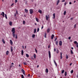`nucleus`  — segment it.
Wrapping results in <instances>:
<instances>
[{
	"label": "nucleus",
	"mask_w": 78,
	"mask_h": 78,
	"mask_svg": "<svg viewBox=\"0 0 78 78\" xmlns=\"http://www.w3.org/2000/svg\"><path fill=\"white\" fill-rule=\"evenodd\" d=\"M11 32L12 33V34L13 36V37L14 38L15 36H16V35L15 34V33H16L15 28L14 27L12 29Z\"/></svg>",
	"instance_id": "obj_1"
},
{
	"label": "nucleus",
	"mask_w": 78,
	"mask_h": 78,
	"mask_svg": "<svg viewBox=\"0 0 78 78\" xmlns=\"http://www.w3.org/2000/svg\"><path fill=\"white\" fill-rule=\"evenodd\" d=\"M48 54H49V58L50 59L51 58V52H50V51H48Z\"/></svg>",
	"instance_id": "obj_2"
},
{
	"label": "nucleus",
	"mask_w": 78,
	"mask_h": 78,
	"mask_svg": "<svg viewBox=\"0 0 78 78\" xmlns=\"http://www.w3.org/2000/svg\"><path fill=\"white\" fill-rule=\"evenodd\" d=\"M30 14H33V9H30Z\"/></svg>",
	"instance_id": "obj_3"
},
{
	"label": "nucleus",
	"mask_w": 78,
	"mask_h": 78,
	"mask_svg": "<svg viewBox=\"0 0 78 78\" xmlns=\"http://www.w3.org/2000/svg\"><path fill=\"white\" fill-rule=\"evenodd\" d=\"M62 41H59V45L60 46H61L62 45Z\"/></svg>",
	"instance_id": "obj_4"
},
{
	"label": "nucleus",
	"mask_w": 78,
	"mask_h": 78,
	"mask_svg": "<svg viewBox=\"0 0 78 78\" xmlns=\"http://www.w3.org/2000/svg\"><path fill=\"white\" fill-rule=\"evenodd\" d=\"M2 13L1 14V16H2H2L4 17H5V13L4 12H2Z\"/></svg>",
	"instance_id": "obj_5"
},
{
	"label": "nucleus",
	"mask_w": 78,
	"mask_h": 78,
	"mask_svg": "<svg viewBox=\"0 0 78 78\" xmlns=\"http://www.w3.org/2000/svg\"><path fill=\"white\" fill-rule=\"evenodd\" d=\"M21 71H22V72L23 73V75H25V71H24V70L23 69H22Z\"/></svg>",
	"instance_id": "obj_6"
},
{
	"label": "nucleus",
	"mask_w": 78,
	"mask_h": 78,
	"mask_svg": "<svg viewBox=\"0 0 78 78\" xmlns=\"http://www.w3.org/2000/svg\"><path fill=\"white\" fill-rule=\"evenodd\" d=\"M13 48H12V47L11 46V49H10V50L12 52L13 51V50L12 49Z\"/></svg>",
	"instance_id": "obj_7"
},
{
	"label": "nucleus",
	"mask_w": 78,
	"mask_h": 78,
	"mask_svg": "<svg viewBox=\"0 0 78 78\" xmlns=\"http://www.w3.org/2000/svg\"><path fill=\"white\" fill-rule=\"evenodd\" d=\"M55 36V35H54V34H52L51 36V39H53L54 37Z\"/></svg>",
	"instance_id": "obj_8"
},
{
	"label": "nucleus",
	"mask_w": 78,
	"mask_h": 78,
	"mask_svg": "<svg viewBox=\"0 0 78 78\" xmlns=\"http://www.w3.org/2000/svg\"><path fill=\"white\" fill-rule=\"evenodd\" d=\"M28 10L27 9H25V12L26 13H27V12H28Z\"/></svg>",
	"instance_id": "obj_9"
},
{
	"label": "nucleus",
	"mask_w": 78,
	"mask_h": 78,
	"mask_svg": "<svg viewBox=\"0 0 78 78\" xmlns=\"http://www.w3.org/2000/svg\"><path fill=\"white\" fill-rule=\"evenodd\" d=\"M35 20L37 22H39V19H38L37 18H35Z\"/></svg>",
	"instance_id": "obj_10"
},
{
	"label": "nucleus",
	"mask_w": 78,
	"mask_h": 78,
	"mask_svg": "<svg viewBox=\"0 0 78 78\" xmlns=\"http://www.w3.org/2000/svg\"><path fill=\"white\" fill-rule=\"evenodd\" d=\"M9 54V51H7L6 52V55H8Z\"/></svg>",
	"instance_id": "obj_11"
},
{
	"label": "nucleus",
	"mask_w": 78,
	"mask_h": 78,
	"mask_svg": "<svg viewBox=\"0 0 78 78\" xmlns=\"http://www.w3.org/2000/svg\"><path fill=\"white\" fill-rule=\"evenodd\" d=\"M10 43L11 45H12L13 42H12V41L11 40H10Z\"/></svg>",
	"instance_id": "obj_12"
},
{
	"label": "nucleus",
	"mask_w": 78,
	"mask_h": 78,
	"mask_svg": "<svg viewBox=\"0 0 78 78\" xmlns=\"http://www.w3.org/2000/svg\"><path fill=\"white\" fill-rule=\"evenodd\" d=\"M46 20H48V16H47V15H46Z\"/></svg>",
	"instance_id": "obj_13"
},
{
	"label": "nucleus",
	"mask_w": 78,
	"mask_h": 78,
	"mask_svg": "<svg viewBox=\"0 0 78 78\" xmlns=\"http://www.w3.org/2000/svg\"><path fill=\"white\" fill-rule=\"evenodd\" d=\"M2 42H3V44H5V40H4V39H2Z\"/></svg>",
	"instance_id": "obj_14"
},
{
	"label": "nucleus",
	"mask_w": 78,
	"mask_h": 78,
	"mask_svg": "<svg viewBox=\"0 0 78 78\" xmlns=\"http://www.w3.org/2000/svg\"><path fill=\"white\" fill-rule=\"evenodd\" d=\"M12 22L10 21V22H9V25H10V26H12Z\"/></svg>",
	"instance_id": "obj_15"
},
{
	"label": "nucleus",
	"mask_w": 78,
	"mask_h": 78,
	"mask_svg": "<svg viewBox=\"0 0 78 78\" xmlns=\"http://www.w3.org/2000/svg\"><path fill=\"white\" fill-rule=\"evenodd\" d=\"M60 1L59 0H58L57 1V5H58V4H59V3Z\"/></svg>",
	"instance_id": "obj_16"
},
{
	"label": "nucleus",
	"mask_w": 78,
	"mask_h": 78,
	"mask_svg": "<svg viewBox=\"0 0 78 78\" xmlns=\"http://www.w3.org/2000/svg\"><path fill=\"white\" fill-rule=\"evenodd\" d=\"M54 61L56 67H57V64L56 62H55V60H54Z\"/></svg>",
	"instance_id": "obj_17"
},
{
	"label": "nucleus",
	"mask_w": 78,
	"mask_h": 78,
	"mask_svg": "<svg viewBox=\"0 0 78 78\" xmlns=\"http://www.w3.org/2000/svg\"><path fill=\"white\" fill-rule=\"evenodd\" d=\"M46 73H48V69L46 68Z\"/></svg>",
	"instance_id": "obj_18"
},
{
	"label": "nucleus",
	"mask_w": 78,
	"mask_h": 78,
	"mask_svg": "<svg viewBox=\"0 0 78 78\" xmlns=\"http://www.w3.org/2000/svg\"><path fill=\"white\" fill-rule=\"evenodd\" d=\"M58 41H56L55 42V44L56 45H58Z\"/></svg>",
	"instance_id": "obj_19"
},
{
	"label": "nucleus",
	"mask_w": 78,
	"mask_h": 78,
	"mask_svg": "<svg viewBox=\"0 0 78 78\" xmlns=\"http://www.w3.org/2000/svg\"><path fill=\"white\" fill-rule=\"evenodd\" d=\"M34 59H36V54H34Z\"/></svg>",
	"instance_id": "obj_20"
},
{
	"label": "nucleus",
	"mask_w": 78,
	"mask_h": 78,
	"mask_svg": "<svg viewBox=\"0 0 78 78\" xmlns=\"http://www.w3.org/2000/svg\"><path fill=\"white\" fill-rule=\"evenodd\" d=\"M38 12H40V14H41L42 12V11H41V10H39L38 11Z\"/></svg>",
	"instance_id": "obj_21"
},
{
	"label": "nucleus",
	"mask_w": 78,
	"mask_h": 78,
	"mask_svg": "<svg viewBox=\"0 0 78 78\" xmlns=\"http://www.w3.org/2000/svg\"><path fill=\"white\" fill-rule=\"evenodd\" d=\"M50 29L49 28V29H48L47 30V33H49V32H50Z\"/></svg>",
	"instance_id": "obj_22"
},
{
	"label": "nucleus",
	"mask_w": 78,
	"mask_h": 78,
	"mask_svg": "<svg viewBox=\"0 0 78 78\" xmlns=\"http://www.w3.org/2000/svg\"><path fill=\"white\" fill-rule=\"evenodd\" d=\"M70 53H71V54L72 55H73V51H72V50H70Z\"/></svg>",
	"instance_id": "obj_23"
},
{
	"label": "nucleus",
	"mask_w": 78,
	"mask_h": 78,
	"mask_svg": "<svg viewBox=\"0 0 78 78\" xmlns=\"http://www.w3.org/2000/svg\"><path fill=\"white\" fill-rule=\"evenodd\" d=\"M21 55H23V50H21Z\"/></svg>",
	"instance_id": "obj_24"
},
{
	"label": "nucleus",
	"mask_w": 78,
	"mask_h": 78,
	"mask_svg": "<svg viewBox=\"0 0 78 78\" xmlns=\"http://www.w3.org/2000/svg\"><path fill=\"white\" fill-rule=\"evenodd\" d=\"M35 34H33L32 35V37H33V38H34V37H35Z\"/></svg>",
	"instance_id": "obj_25"
},
{
	"label": "nucleus",
	"mask_w": 78,
	"mask_h": 78,
	"mask_svg": "<svg viewBox=\"0 0 78 78\" xmlns=\"http://www.w3.org/2000/svg\"><path fill=\"white\" fill-rule=\"evenodd\" d=\"M36 33V29H34V33L35 34Z\"/></svg>",
	"instance_id": "obj_26"
},
{
	"label": "nucleus",
	"mask_w": 78,
	"mask_h": 78,
	"mask_svg": "<svg viewBox=\"0 0 78 78\" xmlns=\"http://www.w3.org/2000/svg\"><path fill=\"white\" fill-rule=\"evenodd\" d=\"M53 16H54L53 18L55 19V13H54L53 14Z\"/></svg>",
	"instance_id": "obj_27"
},
{
	"label": "nucleus",
	"mask_w": 78,
	"mask_h": 78,
	"mask_svg": "<svg viewBox=\"0 0 78 78\" xmlns=\"http://www.w3.org/2000/svg\"><path fill=\"white\" fill-rule=\"evenodd\" d=\"M74 44H77L78 43H77V42L76 41H75L74 42Z\"/></svg>",
	"instance_id": "obj_28"
},
{
	"label": "nucleus",
	"mask_w": 78,
	"mask_h": 78,
	"mask_svg": "<svg viewBox=\"0 0 78 78\" xmlns=\"http://www.w3.org/2000/svg\"><path fill=\"white\" fill-rule=\"evenodd\" d=\"M23 64H24V65H27V62H25L23 63Z\"/></svg>",
	"instance_id": "obj_29"
},
{
	"label": "nucleus",
	"mask_w": 78,
	"mask_h": 78,
	"mask_svg": "<svg viewBox=\"0 0 78 78\" xmlns=\"http://www.w3.org/2000/svg\"><path fill=\"white\" fill-rule=\"evenodd\" d=\"M5 17L6 18V19H7L8 18H7V16L6 15V14H5Z\"/></svg>",
	"instance_id": "obj_30"
},
{
	"label": "nucleus",
	"mask_w": 78,
	"mask_h": 78,
	"mask_svg": "<svg viewBox=\"0 0 78 78\" xmlns=\"http://www.w3.org/2000/svg\"><path fill=\"white\" fill-rule=\"evenodd\" d=\"M68 55H67V54H66V59H68Z\"/></svg>",
	"instance_id": "obj_31"
},
{
	"label": "nucleus",
	"mask_w": 78,
	"mask_h": 78,
	"mask_svg": "<svg viewBox=\"0 0 78 78\" xmlns=\"http://www.w3.org/2000/svg\"><path fill=\"white\" fill-rule=\"evenodd\" d=\"M60 55H61V59H62V52H60Z\"/></svg>",
	"instance_id": "obj_32"
},
{
	"label": "nucleus",
	"mask_w": 78,
	"mask_h": 78,
	"mask_svg": "<svg viewBox=\"0 0 78 78\" xmlns=\"http://www.w3.org/2000/svg\"><path fill=\"white\" fill-rule=\"evenodd\" d=\"M66 14V11H65L64 12V15H65Z\"/></svg>",
	"instance_id": "obj_33"
},
{
	"label": "nucleus",
	"mask_w": 78,
	"mask_h": 78,
	"mask_svg": "<svg viewBox=\"0 0 78 78\" xmlns=\"http://www.w3.org/2000/svg\"><path fill=\"white\" fill-rule=\"evenodd\" d=\"M64 70L62 71V73H64Z\"/></svg>",
	"instance_id": "obj_34"
},
{
	"label": "nucleus",
	"mask_w": 78,
	"mask_h": 78,
	"mask_svg": "<svg viewBox=\"0 0 78 78\" xmlns=\"http://www.w3.org/2000/svg\"><path fill=\"white\" fill-rule=\"evenodd\" d=\"M65 76H67V72H65Z\"/></svg>",
	"instance_id": "obj_35"
},
{
	"label": "nucleus",
	"mask_w": 78,
	"mask_h": 78,
	"mask_svg": "<svg viewBox=\"0 0 78 78\" xmlns=\"http://www.w3.org/2000/svg\"><path fill=\"white\" fill-rule=\"evenodd\" d=\"M21 78H24V76H23V74L21 75Z\"/></svg>",
	"instance_id": "obj_36"
},
{
	"label": "nucleus",
	"mask_w": 78,
	"mask_h": 78,
	"mask_svg": "<svg viewBox=\"0 0 78 78\" xmlns=\"http://www.w3.org/2000/svg\"><path fill=\"white\" fill-rule=\"evenodd\" d=\"M26 56L27 57H29V55L28 54H26Z\"/></svg>",
	"instance_id": "obj_37"
},
{
	"label": "nucleus",
	"mask_w": 78,
	"mask_h": 78,
	"mask_svg": "<svg viewBox=\"0 0 78 78\" xmlns=\"http://www.w3.org/2000/svg\"><path fill=\"white\" fill-rule=\"evenodd\" d=\"M39 28H38L37 29V32H39Z\"/></svg>",
	"instance_id": "obj_38"
},
{
	"label": "nucleus",
	"mask_w": 78,
	"mask_h": 78,
	"mask_svg": "<svg viewBox=\"0 0 78 78\" xmlns=\"http://www.w3.org/2000/svg\"><path fill=\"white\" fill-rule=\"evenodd\" d=\"M71 73H73V70H72L71 71Z\"/></svg>",
	"instance_id": "obj_39"
},
{
	"label": "nucleus",
	"mask_w": 78,
	"mask_h": 78,
	"mask_svg": "<svg viewBox=\"0 0 78 78\" xmlns=\"http://www.w3.org/2000/svg\"><path fill=\"white\" fill-rule=\"evenodd\" d=\"M76 24H75L74 26V28H76Z\"/></svg>",
	"instance_id": "obj_40"
},
{
	"label": "nucleus",
	"mask_w": 78,
	"mask_h": 78,
	"mask_svg": "<svg viewBox=\"0 0 78 78\" xmlns=\"http://www.w3.org/2000/svg\"><path fill=\"white\" fill-rule=\"evenodd\" d=\"M23 24L24 25V24H25V21H23Z\"/></svg>",
	"instance_id": "obj_41"
},
{
	"label": "nucleus",
	"mask_w": 78,
	"mask_h": 78,
	"mask_svg": "<svg viewBox=\"0 0 78 78\" xmlns=\"http://www.w3.org/2000/svg\"><path fill=\"white\" fill-rule=\"evenodd\" d=\"M66 4H67V2H66L65 3H64V5L66 6Z\"/></svg>",
	"instance_id": "obj_42"
},
{
	"label": "nucleus",
	"mask_w": 78,
	"mask_h": 78,
	"mask_svg": "<svg viewBox=\"0 0 78 78\" xmlns=\"http://www.w3.org/2000/svg\"><path fill=\"white\" fill-rule=\"evenodd\" d=\"M35 50L36 53H37V50H36V49H35Z\"/></svg>",
	"instance_id": "obj_43"
},
{
	"label": "nucleus",
	"mask_w": 78,
	"mask_h": 78,
	"mask_svg": "<svg viewBox=\"0 0 78 78\" xmlns=\"http://www.w3.org/2000/svg\"><path fill=\"white\" fill-rule=\"evenodd\" d=\"M15 38L16 39H17V35H16Z\"/></svg>",
	"instance_id": "obj_44"
},
{
	"label": "nucleus",
	"mask_w": 78,
	"mask_h": 78,
	"mask_svg": "<svg viewBox=\"0 0 78 78\" xmlns=\"http://www.w3.org/2000/svg\"><path fill=\"white\" fill-rule=\"evenodd\" d=\"M15 3H16L17 2V0H15Z\"/></svg>",
	"instance_id": "obj_45"
},
{
	"label": "nucleus",
	"mask_w": 78,
	"mask_h": 78,
	"mask_svg": "<svg viewBox=\"0 0 78 78\" xmlns=\"http://www.w3.org/2000/svg\"><path fill=\"white\" fill-rule=\"evenodd\" d=\"M70 39H71V37H69L68 38V39L70 40Z\"/></svg>",
	"instance_id": "obj_46"
},
{
	"label": "nucleus",
	"mask_w": 78,
	"mask_h": 78,
	"mask_svg": "<svg viewBox=\"0 0 78 78\" xmlns=\"http://www.w3.org/2000/svg\"><path fill=\"white\" fill-rule=\"evenodd\" d=\"M14 66H12V65H11L10 66V68H11V67H13Z\"/></svg>",
	"instance_id": "obj_47"
},
{
	"label": "nucleus",
	"mask_w": 78,
	"mask_h": 78,
	"mask_svg": "<svg viewBox=\"0 0 78 78\" xmlns=\"http://www.w3.org/2000/svg\"><path fill=\"white\" fill-rule=\"evenodd\" d=\"M76 47H77V48H78V43H77V44H76Z\"/></svg>",
	"instance_id": "obj_48"
},
{
	"label": "nucleus",
	"mask_w": 78,
	"mask_h": 78,
	"mask_svg": "<svg viewBox=\"0 0 78 78\" xmlns=\"http://www.w3.org/2000/svg\"><path fill=\"white\" fill-rule=\"evenodd\" d=\"M57 52V53H59V51H58V50H57V51H56Z\"/></svg>",
	"instance_id": "obj_49"
},
{
	"label": "nucleus",
	"mask_w": 78,
	"mask_h": 78,
	"mask_svg": "<svg viewBox=\"0 0 78 78\" xmlns=\"http://www.w3.org/2000/svg\"><path fill=\"white\" fill-rule=\"evenodd\" d=\"M13 5H14L13 3H12V4L11 5V6H13Z\"/></svg>",
	"instance_id": "obj_50"
},
{
	"label": "nucleus",
	"mask_w": 78,
	"mask_h": 78,
	"mask_svg": "<svg viewBox=\"0 0 78 78\" xmlns=\"http://www.w3.org/2000/svg\"><path fill=\"white\" fill-rule=\"evenodd\" d=\"M56 40H57V38H55L54 41H56Z\"/></svg>",
	"instance_id": "obj_51"
},
{
	"label": "nucleus",
	"mask_w": 78,
	"mask_h": 78,
	"mask_svg": "<svg viewBox=\"0 0 78 78\" xmlns=\"http://www.w3.org/2000/svg\"><path fill=\"white\" fill-rule=\"evenodd\" d=\"M16 14H18V12H17V11H16Z\"/></svg>",
	"instance_id": "obj_52"
},
{
	"label": "nucleus",
	"mask_w": 78,
	"mask_h": 78,
	"mask_svg": "<svg viewBox=\"0 0 78 78\" xmlns=\"http://www.w3.org/2000/svg\"><path fill=\"white\" fill-rule=\"evenodd\" d=\"M54 51H56V48H54Z\"/></svg>",
	"instance_id": "obj_53"
},
{
	"label": "nucleus",
	"mask_w": 78,
	"mask_h": 78,
	"mask_svg": "<svg viewBox=\"0 0 78 78\" xmlns=\"http://www.w3.org/2000/svg\"><path fill=\"white\" fill-rule=\"evenodd\" d=\"M44 37L45 38H46V34H45V35H44Z\"/></svg>",
	"instance_id": "obj_54"
},
{
	"label": "nucleus",
	"mask_w": 78,
	"mask_h": 78,
	"mask_svg": "<svg viewBox=\"0 0 78 78\" xmlns=\"http://www.w3.org/2000/svg\"><path fill=\"white\" fill-rule=\"evenodd\" d=\"M65 2V0H64L62 1V2Z\"/></svg>",
	"instance_id": "obj_55"
},
{
	"label": "nucleus",
	"mask_w": 78,
	"mask_h": 78,
	"mask_svg": "<svg viewBox=\"0 0 78 78\" xmlns=\"http://www.w3.org/2000/svg\"><path fill=\"white\" fill-rule=\"evenodd\" d=\"M72 63H71L70 64V66H72Z\"/></svg>",
	"instance_id": "obj_56"
},
{
	"label": "nucleus",
	"mask_w": 78,
	"mask_h": 78,
	"mask_svg": "<svg viewBox=\"0 0 78 78\" xmlns=\"http://www.w3.org/2000/svg\"><path fill=\"white\" fill-rule=\"evenodd\" d=\"M69 4L70 5H71V4H72V3H71V2H69Z\"/></svg>",
	"instance_id": "obj_57"
},
{
	"label": "nucleus",
	"mask_w": 78,
	"mask_h": 78,
	"mask_svg": "<svg viewBox=\"0 0 78 78\" xmlns=\"http://www.w3.org/2000/svg\"><path fill=\"white\" fill-rule=\"evenodd\" d=\"M22 47L23 48V49L24 48V46H22Z\"/></svg>",
	"instance_id": "obj_58"
},
{
	"label": "nucleus",
	"mask_w": 78,
	"mask_h": 78,
	"mask_svg": "<svg viewBox=\"0 0 78 78\" xmlns=\"http://www.w3.org/2000/svg\"><path fill=\"white\" fill-rule=\"evenodd\" d=\"M43 28H44V26H43L42 27H41V29H43Z\"/></svg>",
	"instance_id": "obj_59"
},
{
	"label": "nucleus",
	"mask_w": 78,
	"mask_h": 78,
	"mask_svg": "<svg viewBox=\"0 0 78 78\" xmlns=\"http://www.w3.org/2000/svg\"><path fill=\"white\" fill-rule=\"evenodd\" d=\"M11 65H14V63H12L11 64Z\"/></svg>",
	"instance_id": "obj_60"
},
{
	"label": "nucleus",
	"mask_w": 78,
	"mask_h": 78,
	"mask_svg": "<svg viewBox=\"0 0 78 78\" xmlns=\"http://www.w3.org/2000/svg\"><path fill=\"white\" fill-rule=\"evenodd\" d=\"M15 17H16V13L15 14Z\"/></svg>",
	"instance_id": "obj_61"
},
{
	"label": "nucleus",
	"mask_w": 78,
	"mask_h": 78,
	"mask_svg": "<svg viewBox=\"0 0 78 78\" xmlns=\"http://www.w3.org/2000/svg\"><path fill=\"white\" fill-rule=\"evenodd\" d=\"M71 49H72V50H73V48L72 47L71 48Z\"/></svg>",
	"instance_id": "obj_62"
},
{
	"label": "nucleus",
	"mask_w": 78,
	"mask_h": 78,
	"mask_svg": "<svg viewBox=\"0 0 78 78\" xmlns=\"http://www.w3.org/2000/svg\"><path fill=\"white\" fill-rule=\"evenodd\" d=\"M30 76V74H29L28 76Z\"/></svg>",
	"instance_id": "obj_63"
},
{
	"label": "nucleus",
	"mask_w": 78,
	"mask_h": 78,
	"mask_svg": "<svg viewBox=\"0 0 78 78\" xmlns=\"http://www.w3.org/2000/svg\"><path fill=\"white\" fill-rule=\"evenodd\" d=\"M76 77H77V78H78V75H77Z\"/></svg>",
	"instance_id": "obj_64"
}]
</instances>
